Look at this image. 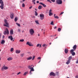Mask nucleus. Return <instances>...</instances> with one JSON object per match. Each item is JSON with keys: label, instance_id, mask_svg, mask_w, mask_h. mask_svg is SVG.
Instances as JSON below:
<instances>
[{"label": "nucleus", "instance_id": "1", "mask_svg": "<svg viewBox=\"0 0 78 78\" xmlns=\"http://www.w3.org/2000/svg\"><path fill=\"white\" fill-rule=\"evenodd\" d=\"M0 4H1V5H0V8H1L2 9H3L4 6V4L3 3V0H0Z\"/></svg>", "mask_w": 78, "mask_h": 78}, {"label": "nucleus", "instance_id": "2", "mask_svg": "<svg viewBox=\"0 0 78 78\" xmlns=\"http://www.w3.org/2000/svg\"><path fill=\"white\" fill-rule=\"evenodd\" d=\"M29 33L30 35H33L34 33V30L33 29H30L29 30Z\"/></svg>", "mask_w": 78, "mask_h": 78}, {"label": "nucleus", "instance_id": "3", "mask_svg": "<svg viewBox=\"0 0 78 78\" xmlns=\"http://www.w3.org/2000/svg\"><path fill=\"white\" fill-rule=\"evenodd\" d=\"M56 2L57 4H58V5H61V4H62V0H56Z\"/></svg>", "mask_w": 78, "mask_h": 78}, {"label": "nucleus", "instance_id": "4", "mask_svg": "<svg viewBox=\"0 0 78 78\" xmlns=\"http://www.w3.org/2000/svg\"><path fill=\"white\" fill-rule=\"evenodd\" d=\"M5 23V24H4L3 25L4 26H5L7 27H8V25L9 24V23H8V22L7 21V20L6 19H5L4 20Z\"/></svg>", "mask_w": 78, "mask_h": 78}, {"label": "nucleus", "instance_id": "5", "mask_svg": "<svg viewBox=\"0 0 78 78\" xmlns=\"http://www.w3.org/2000/svg\"><path fill=\"white\" fill-rule=\"evenodd\" d=\"M8 69V67L5 66V65H4L2 67V70H7Z\"/></svg>", "mask_w": 78, "mask_h": 78}, {"label": "nucleus", "instance_id": "6", "mask_svg": "<svg viewBox=\"0 0 78 78\" xmlns=\"http://www.w3.org/2000/svg\"><path fill=\"white\" fill-rule=\"evenodd\" d=\"M26 45H28L30 47H32V46H33V44L31 43V42H30L29 41H28L26 43Z\"/></svg>", "mask_w": 78, "mask_h": 78}, {"label": "nucleus", "instance_id": "7", "mask_svg": "<svg viewBox=\"0 0 78 78\" xmlns=\"http://www.w3.org/2000/svg\"><path fill=\"white\" fill-rule=\"evenodd\" d=\"M40 17L41 20H43L44 19V14H41L40 15Z\"/></svg>", "mask_w": 78, "mask_h": 78}, {"label": "nucleus", "instance_id": "8", "mask_svg": "<svg viewBox=\"0 0 78 78\" xmlns=\"http://www.w3.org/2000/svg\"><path fill=\"white\" fill-rule=\"evenodd\" d=\"M5 30L6 31H5L4 32V34L5 35L6 34H9V30H8V29L6 28L5 29Z\"/></svg>", "mask_w": 78, "mask_h": 78}, {"label": "nucleus", "instance_id": "9", "mask_svg": "<svg viewBox=\"0 0 78 78\" xmlns=\"http://www.w3.org/2000/svg\"><path fill=\"white\" fill-rule=\"evenodd\" d=\"M73 51H74V50L73 49H72L70 51V53L72 54V56H75V53Z\"/></svg>", "mask_w": 78, "mask_h": 78}, {"label": "nucleus", "instance_id": "10", "mask_svg": "<svg viewBox=\"0 0 78 78\" xmlns=\"http://www.w3.org/2000/svg\"><path fill=\"white\" fill-rule=\"evenodd\" d=\"M52 12V10L50 9L49 11V16H51L53 15V13L51 12Z\"/></svg>", "mask_w": 78, "mask_h": 78}, {"label": "nucleus", "instance_id": "11", "mask_svg": "<svg viewBox=\"0 0 78 78\" xmlns=\"http://www.w3.org/2000/svg\"><path fill=\"white\" fill-rule=\"evenodd\" d=\"M20 50L17 49L15 51V53L16 54H19L20 53Z\"/></svg>", "mask_w": 78, "mask_h": 78}, {"label": "nucleus", "instance_id": "12", "mask_svg": "<svg viewBox=\"0 0 78 78\" xmlns=\"http://www.w3.org/2000/svg\"><path fill=\"white\" fill-rule=\"evenodd\" d=\"M50 76H55V74L53 72H51L50 74Z\"/></svg>", "mask_w": 78, "mask_h": 78}, {"label": "nucleus", "instance_id": "13", "mask_svg": "<svg viewBox=\"0 0 78 78\" xmlns=\"http://www.w3.org/2000/svg\"><path fill=\"white\" fill-rule=\"evenodd\" d=\"M39 4L41 5H42L43 7H47V5H45V4L43 3L40 2L39 3Z\"/></svg>", "mask_w": 78, "mask_h": 78}, {"label": "nucleus", "instance_id": "14", "mask_svg": "<svg viewBox=\"0 0 78 78\" xmlns=\"http://www.w3.org/2000/svg\"><path fill=\"white\" fill-rule=\"evenodd\" d=\"M14 14L13 13H12L11 14L10 17H11V19H13V18H14V17L13 16H14Z\"/></svg>", "mask_w": 78, "mask_h": 78}, {"label": "nucleus", "instance_id": "15", "mask_svg": "<svg viewBox=\"0 0 78 78\" xmlns=\"http://www.w3.org/2000/svg\"><path fill=\"white\" fill-rule=\"evenodd\" d=\"M8 38L9 39H10L11 41H12V40H13V37H12V36H9Z\"/></svg>", "mask_w": 78, "mask_h": 78}, {"label": "nucleus", "instance_id": "16", "mask_svg": "<svg viewBox=\"0 0 78 78\" xmlns=\"http://www.w3.org/2000/svg\"><path fill=\"white\" fill-rule=\"evenodd\" d=\"M12 58L11 57H9L8 58H7V60L8 61H11L12 60Z\"/></svg>", "mask_w": 78, "mask_h": 78}, {"label": "nucleus", "instance_id": "17", "mask_svg": "<svg viewBox=\"0 0 78 78\" xmlns=\"http://www.w3.org/2000/svg\"><path fill=\"white\" fill-rule=\"evenodd\" d=\"M37 47H39V48H41V47H42V46L41 45V44H37Z\"/></svg>", "mask_w": 78, "mask_h": 78}, {"label": "nucleus", "instance_id": "18", "mask_svg": "<svg viewBox=\"0 0 78 78\" xmlns=\"http://www.w3.org/2000/svg\"><path fill=\"white\" fill-rule=\"evenodd\" d=\"M13 30L11 29L10 31V34L11 35L13 34Z\"/></svg>", "mask_w": 78, "mask_h": 78}, {"label": "nucleus", "instance_id": "19", "mask_svg": "<svg viewBox=\"0 0 78 78\" xmlns=\"http://www.w3.org/2000/svg\"><path fill=\"white\" fill-rule=\"evenodd\" d=\"M55 15H56V14H54V18H55V19H59V17H58L57 16H55Z\"/></svg>", "mask_w": 78, "mask_h": 78}, {"label": "nucleus", "instance_id": "20", "mask_svg": "<svg viewBox=\"0 0 78 78\" xmlns=\"http://www.w3.org/2000/svg\"><path fill=\"white\" fill-rule=\"evenodd\" d=\"M68 49H65V53H66V54H67V53H68Z\"/></svg>", "mask_w": 78, "mask_h": 78}, {"label": "nucleus", "instance_id": "21", "mask_svg": "<svg viewBox=\"0 0 78 78\" xmlns=\"http://www.w3.org/2000/svg\"><path fill=\"white\" fill-rule=\"evenodd\" d=\"M70 61L68 60L66 62V64H70Z\"/></svg>", "mask_w": 78, "mask_h": 78}, {"label": "nucleus", "instance_id": "22", "mask_svg": "<svg viewBox=\"0 0 78 78\" xmlns=\"http://www.w3.org/2000/svg\"><path fill=\"white\" fill-rule=\"evenodd\" d=\"M30 71H32V72H34V68H33V67H31V69H30Z\"/></svg>", "mask_w": 78, "mask_h": 78}, {"label": "nucleus", "instance_id": "23", "mask_svg": "<svg viewBox=\"0 0 78 78\" xmlns=\"http://www.w3.org/2000/svg\"><path fill=\"white\" fill-rule=\"evenodd\" d=\"M32 59V57H28L27 58V60H31Z\"/></svg>", "mask_w": 78, "mask_h": 78}, {"label": "nucleus", "instance_id": "24", "mask_svg": "<svg viewBox=\"0 0 78 78\" xmlns=\"http://www.w3.org/2000/svg\"><path fill=\"white\" fill-rule=\"evenodd\" d=\"M4 43H5V40H2L1 42V44H4Z\"/></svg>", "mask_w": 78, "mask_h": 78}, {"label": "nucleus", "instance_id": "25", "mask_svg": "<svg viewBox=\"0 0 78 78\" xmlns=\"http://www.w3.org/2000/svg\"><path fill=\"white\" fill-rule=\"evenodd\" d=\"M76 48V45H75L73 46V49H74V50H75Z\"/></svg>", "mask_w": 78, "mask_h": 78}, {"label": "nucleus", "instance_id": "26", "mask_svg": "<svg viewBox=\"0 0 78 78\" xmlns=\"http://www.w3.org/2000/svg\"><path fill=\"white\" fill-rule=\"evenodd\" d=\"M35 23H36L37 24H38V25H39V21H38V20H35Z\"/></svg>", "mask_w": 78, "mask_h": 78}, {"label": "nucleus", "instance_id": "27", "mask_svg": "<svg viewBox=\"0 0 78 78\" xmlns=\"http://www.w3.org/2000/svg\"><path fill=\"white\" fill-rule=\"evenodd\" d=\"M72 58V56H70L68 58V60H69V61H70V60H71V59Z\"/></svg>", "mask_w": 78, "mask_h": 78}, {"label": "nucleus", "instance_id": "28", "mask_svg": "<svg viewBox=\"0 0 78 78\" xmlns=\"http://www.w3.org/2000/svg\"><path fill=\"white\" fill-rule=\"evenodd\" d=\"M28 73V71H27L24 73L23 75L25 76Z\"/></svg>", "mask_w": 78, "mask_h": 78}, {"label": "nucleus", "instance_id": "29", "mask_svg": "<svg viewBox=\"0 0 78 78\" xmlns=\"http://www.w3.org/2000/svg\"><path fill=\"white\" fill-rule=\"evenodd\" d=\"M17 20H18V18L16 17L14 19L15 22H17Z\"/></svg>", "mask_w": 78, "mask_h": 78}, {"label": "nucleus", "instance_id": "30", "mask_svg": "<svg viewBox=\"0 0 78 78\" xmlns=\"http://www.w3.org/2000/svg\"><path fill=\"white\" fill-rule=\"evenodd\" d=\"M34 67V66H33V65H31V66H29L28 67V68L29 69H31V67Z\"/></svg>", "mask_w": 78, "mask_h": 78}, {"label": "nucleus", "instance_id": "31", "mask_svg": "<svg viewBox=\"0 0 78 78\" xmlns=\"http://www.w3.org/2000/svg\"><path fill=\"white\" fill-rule=\"evenodd\" d=\"M14 51V48H11L10 49V51H11V52H12V51Z\"/></svg>", "mask_w": 78, "mask_h": 78}, {"label": "nucleus", "instance_id": "32", "mask_svg": "<svg viewBox=\"0 0 78 78\" xmlns=\"http://www.w3.org/2000/svg\"><path fill=\"white\" fill-rule=\"evenodd\" d=\"M38 8L39 9H41V8H42V6H41V5H39L38 6Z\"/></svg>", "mask_w": 78, "mask_h": 78}, {"label": "nucleus", "instance_id": "33", "mask_svg": "<svg viewBox=\"0 0 78 78\" xmlns=\"http://www.w3.org/2000/svg\"><path fill=\"white\" fill-rule=\"evenodd\" d=\"M25 6V4L23 3L22 5V7H23V8H24Z\"/></svg>", "mask_w": 78, "mask_h": 78}, {"label": "nucleus", "instance_id": "34", "mask_svg": "<svg viewBox=\"0 0 78 78\" xmlns=\"http://www.w3.org/2000/svg\"><path fill=\"white\" fill-rule=\"evenodd\" d=\"M16 24L18 26V27H20V24L19 23H16Z\"/></svg>", "mask_w": 78, "mask_h": 78}, {"label": "nucleus", "instance_id": "35", "mask_svg": "<svg viewBox=\"0 0 78 78\" xmlns=\"http://www.w3.org/2000/svg\"><path fill=\"white\" fill-rule=\"evenodd\" d=\"M20 42H23L24 41V39H21V40H20Z\"/></svg>", "mask_w": 78, "mask_h": 78}, {"label": "nucleus", "instance_id": "36", "mask_svg": "<svg viewBox=\"0 0 78 78\" xmlns=\"http://www.w3.org/2000/svg\"><path fill=\"white\" fill-rule=\"evenodd\" d=\"M35 14L36 16H37L38 15V13H37V12L36 11H35Z\"/></svg>", "mask_w": 78, "mask_h": 78}, {"label": "nucleus", "instance_id": "37", "mask_svg": "<svg viewBox=\"0 0 78 78\" xmlns=\"http://www.w3.org/2000/svg\"><path fill=\"white\" fill-rule=\"evenodd\" d=\"M51 25H54V23H53V22L52 21L51 23Z\"/></svg>", "mask_w": 78, "mask_h": 78}, {"label": "nucleus", "instance_id": "38", "mask_svg": "<svg viewBox=\"0 0 78 78\" xmlns=\"http://www.w3.org/2000/svg\"><path fill=\"white\" fill-rule=\"evenodd\" d=\"M58 31H61V29L60 28H59L58 30Z\"/></svg>", "mask_w": 78, "mask_h": 78}, {"label": "nucleus", "instance_id": "39", "mask_svg": "<svg viewBox=\"0 0 78 78\" xmlns=\"http://www.w3.org/2000/svg\"><path fill=\"white\" fill-rule=\"evenodd\" d=\"M47 2H50L51 3H52L51 1L50 0H47Z\"/></svg>", "mask_w": 78, "mask_h": 78}, {"label": "nucleus", "instance_id": "40", "mask_svg": "<svg viewBox=\"0 0 78 78\" xmlns=\"http://www.w3.org/2000/svg\"><path fill=\"white\" fill-rule=\"evenodd\" d=\"M24 55V54H21L20 56H23Z\"/></svg>", "mask_w": 78, "mask_h": 78}, {"label": "nucleus", "instance_id": "41", "mask_svg": "<svg viewBox=\"0 0 78 78\" xmlns=\"http://www.w3.org/2000/svg\"><path fill=\"white\" fill-rule=\"evenodd\" d=\"M76 64H78V59L76 60Z\"/></svg>", "mask_w": 78, "mask_h": 78}, {"label": "nucleus", "instance_id": "42", "mask_svg": "<svg viewBox=\"0 0 78 78\" xmlns=\"http://www.w3.org/2000/svg\"><path fill=\"white\" fill-rule=\"evenodd\" d=\"M35 58V56H34L32 58V60H34V59Z\"/></svg>", "mask_w": 78, "mask_h": 78}, {"label": "nucleus", "instance_id": "43", "mask_svg": "<svg viewBox=\"0 0 78 78\" xmlns=\"http://www.w3.org/2000/svg\"><path fill=\"white\" fill-rule=\"evenodd\" d=\"M46 45V44H43L42 46H43V47H45Z\"/></svg>", "mask_w": 78, "mask_h": 78}, {"label": "nucleus", "instance_id": "44", "mask_svg": "<svg viewBox=\"0 0 78 78\" xmlns=\"http://www.w3.org/2000/svg\"><path fill=\"white\" fill-rule=\"evenodd\" d=\"M51 1L52 2H55V0H51Z\"/></svg>", "mask_w": 78, "mask_h": 78}, {"label": "nucleus", "instance_id": "45", "mask_svg": "<svg viewBox=\"0 0 78 78\" xmlns=\"http://www.w3.org/2000/svg\"><path fill=\"white\" fill-rule=\"evenodd\" d=\"M37 59H41V57H38L37 58Z\"/></svg>", "mask_w": 78, "mask_h": 78}, {"label": "nucleus", "instance_id": "46", "mask_svg": "<svg viewBox=\"0 0 78 78\" xmlns=\"http://www.w3.org/2000/svg\"><path fill=\"white\" fill-rule=\"evenodd\" d=\"M20 73H21V72H19V73H17V75H19V74H20Z\"/></svg>", "mask_w": 78, "mask_h": 78}, {"label": "nucleus", "instance_id": "47", "mask_svg": "<svg viewBox=\"0 0 78 78\" xmlns=\"http://www.w3.org/2000/svg\"><path fill=\"white\" fill-rule=\"evenodd\" d=\"M64 13V12H61L60 14V16H61V15L62 14H63Z\"/></svg>", "mask_w": 78, "mask_h": 78}, {"label": "nucleus", "instance_id": "48", "mask_svg": "<svg viewBox=\"0 0 78 78\" xmlns=\"http://www.w3.org/2000/svg\"><path fill=\"white\" fill-rule=\"evenodd\" d=\"M18 31H19V32H20V29H19L18 30Z\"/></svg>", "mask_w": 78, "mask_h": 78}, {"label": "nucleus", "instance_id": "49", "mask_svg": "<svg viewBox=\"0 0 78 78\" xmlns=\"http://www.w3.org/2000/svg\"><path fill=\"white\" fill-rule=\"evenodd\" d=\"M31 71H30V75H31V74H32V73L31 72Z\"/></svg>", "mask_w": 78, "mask_h": 78}, {"label": "nucleus", "instance_id": "50", "mask_svg": "<svg viewBox=\"0 0 78 78\" xmlns=\"http://www.w3.org/2000/svg\"><path fill=\"white\" fill-rule=\"evenodd\" d=\"M32 6H31L30 7H29V9H31V8H32Z\"/></svg>", "mask_w": 78, "mask_h": 78}, {"label": "nucleus", "instance_id": "51", "mask_svg": "<svg viewBox=\"0 0 78 78\" xmlns=\"http://www.w3.org/2000/svg\"><path fill=\"white\" fill-rule=\"evenodd\" d=\"M35 0H32V2H35Z\"/></svg>", "mask_w": 78, "mask_h": 78}, {"label": "nucleus", "instance_id": "52", "mask_svg": "<svg viewBox=\"0 0 78 78\" xmlns=\"http://www.w3.org/2000/svg\"><path fill=\"white\" fill-rule=\"evenodd\" d=\"M33 4H34V5H35L36 4V3L35 2H32Z\"/></svg>", "mask_w": 78, "mask_h": 78}, {"label": "nucleus", "instance_id": "53", "mask_svg": "<svg viewBox=\"0 0 78 78\" xmlns=\"http://www.w3.org/2000/svg\"><path fill=\"white\" fill-rule=\"evenodd\" d=\"M2 36V34L0 33V38H1V36Z\"/></svg>", "mask_w": 78, "mask_h": 78}, {"label": "nucleus", "instance_id": "54", "mask_svg": "<svg viewBox=\"0 0 78 78\" xmlns=\"http://www.w3.org/2000/svg\"><path fill=\"white\" fill-rule=\"evenodd\" d=\"M37 3H39V1H37Z\"/></svg>", "mask_w": 78, "mask_h": 78}, {"label": "nucleus", "instance_id": "55", "mask_svg": "<svg viewBox=\"0 0 78 78\" xmlns=\"http://www.w3.org/2000/svg\"><path fill=\"white\" fill-rule=\"evenodd\" d=\"M56 36V35H55V36H50V37H52V36Z\"/></svg>", "mask_w": 78, "mask_h": 78}, {"label": "nucleus", "instance_id": "56", "mask_svg": "<svg viewBox=\"0 0 78 78\" xmlns=\"http://www.w3.org/2000/svg\"><path fill=\"white\" fill-rule=\"evenodd\" d=\"M76 78H78V76H76Z\"/></svg>", "mask_w": 78, "mask_h": 78}, {"label": "nucleus", "instance_id": "57", "mask_svg": "<svg viewBox=\"0 0 78 78\" xmlns=\"http://www.w3.org/2000/svg\"><path fill=\"white\" fill-rule=\"evenodd\" d=\"M5 37V36L3 35L2 37V38H4Z\"/></svg>", "mask_w": 78, "mask_h": 78}, {"label": "nucleus", "instance_id": "58", "mask_svg": "<svg viewBox=\"0 0 78 78\" xmlns=\"http://www.w3.org/2000/svg\"><path fill=\"white\" fill-rule=\"evenodd\" d=\"M56 27H54V29H56Z\"/></svg>", "mask_w": 78, "mask_h": 78}, {"label": "nucleus", "instance_id": "59", "mask_svg": "<svg viewBox=\"0 0 78 78\" xmlns=\"http://www.w3.org/2000/svg\"><path fill=\"white\" fill-rule=\"evenodd\" d=\"M25 1V0H23V2H24Z\"/></svg>", "mask_w": 78, "mask_h": 78}, {"label": "nucleus", "instance_id": "60", "mask_svg": "<svg viewBox=\"0 0 78 78\" xmlns=\"http://www.w3.org/2000/svg\"><path fill=\"white\" fill-rule=\"evenodd\" d=\"M51 43H49V45H51Z\"/></svg>", "mask_w": 78, "mask_h": 78}, {"label": "nucleus", "instance_id": "61", "mask_svg": "<svg viewBox=\"0 0 78 78\" xmlns=\"http://www.w3.org/2000/svg\"><path fill=\"white\" fill-rule=\"evenodd\" d=\"M38 36H40V34H38Z\"/></svg>", "mask_w": 78, "mask_h": 78}, {"label": "nucleus", "instance_id": "62", "mask_svg": "<svg viewBox=\"0 0 78 78\" xmlns=\"http://www.w3.org/2000/svg\"><path fill=\"white\" fill-rule=\"evenodd\" d=\"M14 73H12V75H13V74H14Z\"/></svg>", "mask_w": 78, "mask_h": 78}, {"label": "nucleus", "instance_id": "63", "mask_svg": "<svg viewBox=\"0 0 78 78\" xmlns=\"http://www.w3.org/2000/svg\"><path fill=\"white\" fill-rule=\"evenodd\" d=\"M41 62V60H40V61H39V62H38V63H39L40 62Z\"/></svg>", "mask_w": 78, "mask_h": 78}, {"label": "nucleus", "instance_id": "64", "mask_svg": "<svg viewBox=\"0 0 78 78\" xmlns=\"http://www.w3.org/2000/svg\"><path fill=\"white\" fill-rule=\"evenodd\" d=\"M67 78H69V77H67Z\"/></svg>", "mask_w": 78, "mask_h": 78}]
</instances>
